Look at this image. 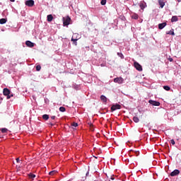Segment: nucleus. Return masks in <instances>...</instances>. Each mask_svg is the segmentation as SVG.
Listing matches in <instances>:
<instances>
[{
	"label": "nucleus",
	"instance_id": "obj_1",
	"mask_svg": "<svg viewBox=\"0 0 181 181\" xmlns=\"http://www.w3.org/2000/svg\"><path fill=\"white\" fill-rule=\"evenodd\" d=\"M80 39V35L78 33H74L71 37V42H74V45L77 46V40Z\"/></svg>",
	"mask_w": 181,
	"mask_h": 181
},
{
	"label": "nucleus",
	"instance_id": "obj_2",
	"mask_svg": "<svg viewBox=\"0 0 181 181\" xmlns=\"http://www.w3.org/2000/svg\"><path fill=\"white\" fill-rule=\"evenodd\" d=\"M71 21V18L69 16L64 17L63 18V25L64 26H69L70 25V21Z\"/></svg>",
	"mask_w": 181,
	"mask_h": 181
},
{
	"label": "nucleus",
	"instance_id": "obj_3",
	"mask_svg": "<svg viewBox=\"0 0 181 181\" xmlns=\"http://www.w3.org/2000/svg\"><path fill=\"white\" fill-rule=\"evenodd\" d=\"M3 94L4 95H6L7 97V100H9V98H11V96H9V94H11V90H9V89H8L7 88H4Z\"/></svg>",
	"mask_w": 181,
	"mask_h": 181
},
{
	"label": "nucleus",
	"instance_id": "obj_4",
	"mask_svg": "<svg viewBox=\"0 0 181 181\" xmlns=\"http://www.w3.org/2000/svg\"><path fill=\"white\" fill-rule=\"evenodd\" d=\"M26 6H29L30 8H32V6H35V1L33 0H27L25 2Z\"/></svg>",
	"mask_w": 181,
	"mask_h": 181
},
{
	"label": "nucleus",
	"instance_id": "obj_5",
	"mask_svg": "<svg viewBox=\"0 0 181 181\" xmlns=\"http://www.w3.org/2000/svg\"><path fill=\"white\" fill-rule=\"evenodd\" d=\"M149 104H151V105H154V107H159L160 105V103L158 102V101H155L153 100H150L148 101Z\"/></svg>",
	"mask_w": 181,
	"mask_h": 181
},
{
	"label": "nucleus",
	"instance_id": "obj_6",
	"mask_svg": "<svg viewBox=\"0 0 181 181\" xmlns=\"http://www.w3.org/2000/svg\"><path fill=\"white\" fill-rule=\"evenodd\" d=\"M117 110H121V106L120 105H118V104H116V105H113L112 107H111V111L112 112H114Z\"/></svg>",
	"mask_w": 181,
	"mask_h": 181
},
{
	"label": "nucleus",
	"instance_id": "obj_7",
	"mask_svg": "<svg viewBox=\"0 0 181 181\" xmlns=\"http://www.w3.org/2000/svg\"><path fill=\"white\" fill-rule=\"evenodd\" d=\"M134 67L138 70V71H142V66L139 64V63L135 62H134Z\"/></svg>",
	"mask_w": 181,
	"mask_h": 181
},
{
	"label": "nucleus",
	"instance_id": "obj_8",
	"mask_svg": "<svg viewBox=\"0 0 181 181\" xmlns=\"http://www.w3.org/2000/svg\"><path fill=\"white\" fill-rule=\"evenodd\" d=\"M114 82L115 83H118V84H122V83H124V78H122V77L115 78L114 79Z\"/></svg>",
	"mask_w": 181,
	"mask_h": 181
},
{
	"label": "nucleus",
	"instance_id": "obj_9",
	"mask_svg": "<svg viewBox=\"0 0 181 181\" xmlns=\"http://www.w3.org/2000/svg\"><path fill=\"white\" fill-rule=\"evenodd\" d=\"M180 173V171L179 170H175L170 173V176H177Z\"/></svg>",
	"mask_w": 181,
	"mask_h": 181
},
{
	"label": "nucleus",
	"instance_id": "obj_10",
	"mask_svg": "<svg viewBox=\"0 0 181 181\" xmlns=\"http://www.w3.org/2000/svg\"><path fill=\"white\" fill-rule=\"evenodd\" d=\"M25 45L28 46V47H33L35 46V44L30 40L26 41Z\"/></svg>",
	"mask_w": 181,
	"mask_h": 181
},
{
	"label": "nucleus",
	"instance_id": "obj_11",
	"mask_svg": "<svg viewBox=\"0 0 181 181\" xmlns=\"http://www.w3.org/2000/svg\"><path fill=\"white\" fill-rule=\"evenodd\" d=\"M167 23H162L158 24V29H160V30H162V29H163V28H165V26H166Z\"/></svg>",
	"mask_w": 181,
	"mask_h": 181
},
{
	"label": "nucleus",
	"instance_id": "obj_12",
	"mask_svg": "<svg viewBox=\"0 0 181 181\" xmlns=\"http://www.w3.org/2000/svg\"><path fill=\"white\" fill-rule=\"evenodd\" d=\"M158 4L161 8H163V6H165V1H163V0H158Z\"/></svg>",
	"mask_w": 181,
	"mask_h": 181
},
{
	"label": "nucleus",
	"instance_id": "obj_13",
	"mask_svg": "<svg viewBox=\"0 0 181 181\" xmlns=\"http://www.w3.org/2000/svg\"><path fill=\"white\" fill-rule=\"evenodd\" d=\"M100 100H101V101H103V103H107V97H105L104 95H102L100 96Z\"/></svg>",
	"mask_w": 181,
	"mask_h": 181
},
{
	"label": "nucleus",
	"instance_id": "obj_14",
	"mask_svg": "<svg viewBox=\"0 0 181 181\" xmlns=\"http://www.w3.org/2000/svg\"><path fill=\"white\" fill-rule=\"evenodd\" d=\"M177 21H179V18L176 16H173L171 18V22H177Z\"/></svg>",
	"mask_w": 181,
	"mask_h": 181
},
{
	"label": "nucleus",
	"instance_id": "obj_15",
	"mask_svg": "<svg viewBox=\"0 0 181 181\" xmlns=\"http://www.w3.org/2000/svg\"><path fill=\"white\" fill-rule=\"evenodd\" d=\"M47 18L48 22H52V21H53V16L52 14L48 15Z\"/></svg>",
	"mask_w": 181,
	"mask_h": 181
},
{
	"label": "nucleus",
	"instance_id": "obj_16",
	"mask_svg": "<svg viewBox=\"0 0 181 181\" xmlns=\"http://www.w3.org/2000/svg\"><path fill=\"white\" fill-rule=\"evenodd\" d=\"M6 22H7L6 18H1L0 19V24L4 25Z\"/></svg>",
	"mask_w": 181,
	"mask_h": 181
},
{
	"label": "nucleus",
	"instance_id": "obj_17",
	"mask_svg": "<svg viewBox=\"0 0 181 181\" xmlns=\"http://www.w3.org/2000/svg\"><path fill=\"white\" fill-rule=\"evenodd\" d=\"M166 34L171 35L172 36H175V32L173 31V30H171L167 32Z\"/></svg>",
	"mask_w": 181,
	"mask_h": 181
},
{
	"label": "nucleus",
	"instance_id": "obj_18",
	"mask_svg": "<svg viewBox=\"0 0 181 181\" xmlns=\"http://www.w3.org/2000/svg\"><path fill=\"white\" fill-rule=\"evenodd\" d=\"M138 18H139V16H138V14H136V13H134V14L132 16V19H135V20H136V19H138Z\"/></svg>",
	"mask_w": 181,
	"mask_h": 181
},
{
	"label": "nucleus",
	"instance_id": "obj_19",
	"mask_svg": "<svg viewBox=\"0 0 181 181\" xmlns=\"http://www.w3.org/2000/svg\"><path fill=\"white\" fill-rule=\"evenodd\" d=\"M133 121H134V122L138 123V122H139V118L138 117H134Z\"/></svg>",
	"mask_w": 181,
	"mask_h": 181
},
{
	"label": "nucleus",
	"instance_id": "obj_20",
	"mask_svg": "<svg viewBox=\"0 0 181 181\" xmlns=\"http://www.w3.org/2000/svg\"><path fill=\"white\" fill-rule=\"evenodd\" d=\"M56 173H57V171L56 170H53L49 173V176H53L54 175H56Z\"/></svg>",
	"mask_w": 181,
	"mask_h": 181
},
{
	"label": "nucleus",
	"instance_id": "obj_21",
	"mask_svg": "<svg viewBox=\"0 0 181 181\" xmlns=\"http://www.w3.org/2000/svg\"><path fill=\"white\" fill-rule=\"evenodd\" d=\"M30 179H35V177H36V175L35 174H32V173H30L28 175Z\"/></svg>",
	"mask_w": 181,
	"mask_h": 181
},
{
	"label": "nucleus",
	"instance_id": "obj_22",
	"mask_svg": "<svg viewBox=\"0 0 181 181\" xmlns=\"http://www.w3.org/2000/svg\"><path fill=\"white\" fill-rule=\"evenodd\" d=\"M42 118H43L45 121H47V119H49V115H42Z\"/></svg>",
	"mask_w": 181,
	"mask_h": 181
},
{
	"label": "nucleus",
	"instance_id": "obj_23",
	"mask_svg": "<svg viewBox=\"0 0 181 181\" xmlns=\"http://www.w3.org/2000/svg\"><path fill=\"white\" fill-rule=\"evenodd\" d=\"M163 88H164V90H165V91L170 90V87H169L168 86H164Z\"/></svg>",
	"mask_w": 181,
	"mask_h": 181
},
{
	"label": "nucleus",
	"instance_id": "obj_24",
	"mask_svg": "<svg viewBox=\"0 0 181 181\" xmlns=\"http://www.w3.org/2000/svg\"><path fill=\"white\" fill-rule=\"evenodd\" d=\"M59 111H60L61 112H64L66 111V107H59Z\"/></svg>",
	"mask_w": 181,
	"mask_h": 181
},
{
	"label": "nucleus",
	"instance_id": "obj_25",
	"mask_svg": "<svg viewBox=\"0 0 181 181\" xmlns=\"http://www.w3.org/2000/svg\"><path fill=\"white\" fill-rule=\"evenodd\" d=\"M1 131L2 134H5V133L8 132V129H6V128H2V129H1Z\"/></svg>",
	"mask_w": 181,
	"mask_h": 181
},
{
	"label": "nucleus",
	"instance_id": "obj_26",
	"mask_svg": "<svg viewBox=\"0 0 181 181\" xmlns=\"http://www.w3.org/2000/svg\"><path fill=\"white\" fill-rule=\"evenodd\" d=\"M117 56H119V57L121 59H124V54H122L121 52H117Z\"/></svg>",
	"mask_w": 181,
	"mask_h": 181
},
{
	"label": "nucleus",
	"instance_id": "obj_27",
	"mask_svg": "<svg viewBox=\"0 0 181 181\" xmlns=\"http://www.w3.org/2000/svg\"><path fill=\"white\" fill-rule=\"evenodd\" d=\"M140 8L142 10L145 9V4L144 3H141L140 4Z\"/></svg>",
	"mask_w": 181,
	"mask_h": 181
},
{
	"label": "nucleus",
	"instance_id": "obj_28",
	"mask_svg": "<svg viewBox=\"0 0 181 181\" xmlns=\"http://www.w3.org/2000/svg\"><path fill=\"white\" fill-rule=\"evenodd\" d=\"M41 69H42V66H40V65H37L36 66V71H40Z\"/></svg>",
	"mask_w": 181,
	"mask_h": 181
},
{
	"label": "nucleus",
	"instance_id": "obj_29",
	"mask_svg": "<svg viewBox=\"0 0 181 181\" xmlns=\"http://www.w3.org/2000/svg\"><path fill=\"white\" fill-rule=\"evenodd\" d=\"M100 4L101 5H105L107 4V0H102Z\"/></svg>",
	"mask_w": 181,
	"mask_h": 181
},
{
	"label": "nucleus",
	"instance_id": "obj_30",
	"mask_svg": "<svg viewBox=\"0 0 181 181\" xmlns=\"http://www.w3.org/2000/svg\"><path fill=\"white\" fill-rule=\"evenodd\" d=\"M72 127H78V124L76 123V122H74L72 123Z\"/></svg>",
	"mask_w": 181,
	"mask_h": 181
},
{
	"label": "nucleus",
	"instance_id": "obj_31",
	"mask_svg": "<svg viewBox=\"0 0 181 181\" xmlns=\"http://www.w3.org/2000/svg\"><path fill=\"white\" fill-rule=\"evenodd\" d=\"M170 142H171V144H172V145H175L176 143L175 142V140L174 139H172L171 141H170Z\"/></svg>",
	"mask_w": 181,
	"mask_h": 181
},
{
	"label": "nucleus",
	"instance_id": "obj_32",
	"mask_svg": "<svg viewBox=\"0 0 181 181\" xmlns=\"http://www.w3.org/2000/svg\"><path fill=\"white\" fill-rule=\"evenodd\" d=\"M168 60H169V62H173V59L171 58V57H169V58H168Z\"/></svg>",
	"mask_w": 181,
	"mask_h": 181
},
{
	"label": "nucleus",
	"instance_id": "obj_33",
	"mask_svg": "<svg viewBox=\"0 0 181 181\" xmlns=\"http://www.w3.org/2000/svg\"><path fill=\"white\" fill-rule=\"evenodd\" d=\"M16 162L17 163H19V162H21V160H19V158H16Z\"/></svg>",
	"mask_w": 181,
	"mask_h": 181
},
{
	"label": "nucleus",
	"instance_id": "obj_34",
	"mask_svg": "<svg viewBox=\"0 0 181 181\" xmlns=\"http://www.w3.org/2000/svg\"><path fill=\"white\" fill-rule=\"evenodd\" d=\"M51 119H56V116H52V117H51Z\"/></svg>",
	"mask_w": 181,
	"mask_h": 181
},
{
	"label": "nucleus",
	"instance_id": "obj_35",
	"mask_svg": "<svg viewBox=\"0 0 181 181\" xmlns=\"http://www.w3.org/2000/svg\"><path fill=\"white\" fill-rule=\"evenodd\" d=\"M9 97H10V98H11V97H13V94L9 95Z\"/></svg>",
	"mask_w": 181,
	"mask_h": 181
},
{
	"label": "nucleus",
	"instance_id": "obj_36",
	"mask_svg": "<svg viewBox=\"0 0 181 181\" xmlns=\"http://www.w3.org/2000/svg\"><path fill=\"white\" fill-rule=\"evenodd\" d=\"M11 2H15V0H10Z\"/></svg>",
	"mask_w": 181,
	"mask_h": 181
},
{
	"label": "nucleus",
	"instance_id": "obj_37",
	"mask_svg": "<svg viewBox=\"0 0 181 181\" xmlns=\"http://www.w3.org/2000/svg\"><path fill=\"white\" fill-rule=\"evenodd\" d=\"M90 127H93V124L90 123Z\"/></svg>",
	"mask_w": 181,
	"mask_h": 181
},
{
	"label": "nucleus",
	"instance_id": "obj_38",
	"mask_svg": "<svg viewBox=\"0 0 181 181\" xmlns=\"http://www.w3.org/2000/svg\"><path fill=\"white\" fill-rule=\"evenodd\" d=\"M177 2H181V0H177Z\"/></svg>",
	"mask_w": 181,
	"mask_h": 181
},
{
	"label": "nucleus",
	"instance_id": "obj_39",
	"mask_svg": "<svg viewBox=\"0 0 181 181\" xmlns=\"http://www.w3.org/2000/svg\"><path fill=\"white\" fill-rule=\"evenodd\" d=\"M50 125L53 126V124L51 123Z\"/></svg>",
	"mask_w": 181,
	"mask_h": 181
},
{
	"label": "nucleus",
	"instance_id": "obj_40",
	"mask_svg": "<svg viewBox=\"0 0 181 181\" xmlns=\"http://www.w3.org/2000/svg\"><path fill=\"white\" fill-rule=\"evenodd\" d=\"M112 180H114V178L112 177Z\"/></svg>",
	"mask_w": 181,
	"mask_h": 181
}]
</instances>
